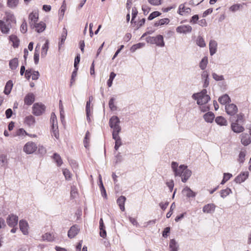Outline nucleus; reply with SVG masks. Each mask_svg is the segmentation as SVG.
Segmentation results:
<instances>
[{
    "label": "nucleus",
    "mask_w": 251,
    "mask_h": 251,
    "mask_svg": "<svg viewBox=\"0 0 251 251\" xmlns=\"http://www.w3.org/2000/svg\"><path fill=\"white\" fill-rule=\"evenodd\" d=\"M171 167L176 176H179L183 182H186L192 175V171L187 166L181 165L178 166L177 163L173 162Z\"/></svg>",
    "instance_id": "f257e3e1"
},
{
    "label": "nucleus",
    "mask_w": 251,
    "mask_h": 251,
    "mask_svg": "<svg viewBox=\"0 0 251 251\" xmlns=\"http://www.w3.org/2000/svg\"><path fill=\"white\" fill-rule=\"evenodd\" d=\"M207 93V90L203 89L200 92L193 94L192 98L193 100H196L198 105L205 104L210 100V96Z\"/></svg>",
    "instance_id": "f03ea898"
},
{
    "label": "nucleus",
    "mask_w": 251,
    "mask_h": 251,
    "mask_svg": "<svg viewBox=\"0 0 251 251\" xmlns=\"http://www.w3.org/2000/svg\"><path fill=\"white\" fill-rule=\"evenodd\" d=\"M120 121L116 116H113L109 120V125L112 129V134H119L121 130Z\"/></svg>",
    "instance_id": "7ed1b4c3"
},
{
    "label": "nucleus",
    "mask_w": 251,
    "mask_h": 251,
    "mask_svg": "<svg viewBox=\"0 0 251 251\" xmlns=\"http://www.w3.org/2000/svg\"><path fill=\"white\" fill-rule=\"evenodd\" d=\"M146 41L148 43L155 44L158 47L163 48L165 46L164 38L161 35H158L153 37H149L147 38Z\"/></svg>",
    "instance_id": "20e7f679"
},
{
    "label": "nucleus",
    "mask_w": 251,
    "mask_h": 251,
    "mask_svg": "<svg viewBox=\"0 0 251 251\" xmlns=\"http://www.w3.org/2000/svg\"><path fill=\"white\" fill-rule=\"evenodd\" d=\"M37 149L36 144L32 141H28L23 147V151L26 154L34 153Z\"/></svg>",
    "instance_id": "39448f33"
},
{
    "label": "nucleus",
    "mask_w": 251,
    "mask_h": 251,
    "mask_svg": "<svg viewBox=\"0 0 251 251\" xmlns=\"http://www.w3.org/2000/svg\"><path fill=\"white\" fill-rule=\"evenodd\" d=\"M45 106L40 103H35L32 107V113L35 116L42 115L45 111Z\"/></svg>",
    "instance_id": "423d86ee"
},
{
    "label": "nucleus",
    "mask_w": 251,
    "mask_h": 251,
    "mask_svg": "<svg viewBox=\"0 0 251 251\" xmlns=\"http://www.w3.org/2000/svg\"><path fill=\"white\" fill-rule=\"evenodd\" d=\"M18 220V217L16 215L10 214L7 217L6 221L9 226L14 227L17 225Z\"/></svg>",
    "instance_id": "0eeeda50"
},
{
    "label": "nucleus",
    "mask_w": 251,
    "mask_h": 251,
    "mask_svg": "<svg viewBox=\"0 0 251 251\" xmlns=\"http://www.w3.org/2000/svg\"><path fill=\"white\" fill-rule=\"evenodd\" d=\"M21 231L24 235H27L29 233V226L28 222L25 220H21L19 223Z\"/></svg>",
    "instance_id": "6e6552de"
},
{
    "label": "nucleus",
    "mask_w": 251,
    "mask_h": 251,
    "mask_svg": "<svg viewBox=\"0 0 251 251\" xmlns=\"http://www.w3.org/2000/svg\"><path fill=\"white\" fill-rule=\"evenodd\" d=\"M182 195L187 199L195 198L197 193L193 191L189 187L186 186L182 190Z\"/></svg>",
    "instance_id": "1a4fd4ad"
},
{
    "label": "nucleus",
    "mask_w": 251,
    "mask_h": 251,
    "mask_svg": "<svg viewBox=\"0 0 251 251\" xmlns=\"http://www.w3.org/2000/svg\"><path fill=\"white\" fill-rule=\"evenodd\" d=\"M192 30V28L191 26L189 25H180L176 28V32L179 34H186L190 33Z\"/></svg>",
    "instance_id": "9d476101"
},
{
    "label": "nucleus",
    "mask_w": 251,
    "mask_h": 251,
    "mask_svg": "<svg viewBox=\"0 0 251 251\" xmlns=\"http://www.w3.org/2000/svg\"><path fill=\"white\" fill-rule=\"evenodd\" d=\"M225 110L228 115L233 116L237 113L238 108L235 104L230 103L226 105Z\"/></svg>",
    "instance_id": "9b49d317"
},
{
    "label": "nucleus",
    "mask_w": 251,
    "mask_h": 251,
    "mask_svg": "<svg viewBox=\"0 0 251 251\" xmlns=\"http://www.w3.org/2000/svg\"><path fill=\"white\" fill-rule=\"evenodd\" d=\"M11 28V25L10 23H7L4 21L0 20V30L3 34H8Z\"/></svg>",
    "instance_id": "f8f14e48"
},
{
    "label": "nucleus",
    "mask_w": 251,
    "mask_h": 251,
    "mask_svg": "<svg viewBox=\"0 0 251 251\" xmlns=\"http://www.w3.org/2000/svg\"><path fill=\"white\" fill-rule=\"evenodd\" d=\"M177 13L181 16H186L191 13V9L186 6L185 3L180 4L178 6Z\"/></svg>",
    "instance_id": "ddd939ff"
},
{
    "label": "nucleus",
    "mask_w": 251,
    "mask_h": 251,
    "mask_svg": "<svg viewBox=\"0 0 251 251\" xmlns=\"http://www.w3.org/2000/svg\"><path fill=\"white\" fill-rule=\"evenodd\" d=\"M201 79L203 83V88H207L209 84V73L207 71L202 72L201 74Z\"/></svg>",
    "instance_id": "4468645a"
},
{
    "label": "nucleus",
    "mask_w": 251,
    "mask_h": 251,
    "mask_svg": "<svg viewBox=\"0 0 251 251\" xmlns=\"http://www.w3.org/2000/svg\"><path fill=\"white\" fill-rule=\"evenodd\" d=\"M30 27L31 28L35 29L36 32L41 33L45 30L46 28V25L43 22H40L38 23L37 22L36 23L31 25Z\"/></svg>",
    "instance_id": "2eb2a0df"
},
{
    "label": "nucleus",
    "mask_w": 251,
    "mask_h": 251,
    "mask_svg": "<svg viewBox=\"0 0 251 251\" xmlns=\"http://www.w3.org/2000/svg\"><path fill=\"white\" fill-rule=\"evenodd\" d=\"M2 21H4L7 23H16V20L15 17L13 13L10 12H6L5 13V16L3 17Z\"/></svg>",
    "instance_id": "dca6fc26"
},
{
    "label": "nucleus",
    "mask_w": 251,
    "mask_h": 251,
    "mask_svg": "<svg viewBox=\"0 0 251 251\" xmlns=\"http://www.w3.org/2000/svg\"><path fill=\"white\" fill-rule=\"evenodd\" d=\"M231 128L234 132L237 133L242 132L245 130L244 126L237 122H233L231 123Z\"/></svg>",
    "instance_id": "f3484780"
},
{
    "label": "nucleus",
    "mask_w": 251,
    "mask_h": 251,
    "mask_svg": "<svg viewBox=\"0 0 251 251\" xmlns=\"http://www.w3.org/2000/svg\"><path fill=\"white\" fill-rule=\"evenodd\" d=\"M28 18L29 24L31 26L37 22L39 19L38 13L36 11H33L29 14Z\"/></svg>",
    "instance_id": "a211bd4d"
},
{
    "label": "nucleus",
    "mask_w": 251,
    "mask_h": 251,
    "mask_svg": "<svg viewBox=\"0 0 251 251\" xmlns=\"http://www.w3.org/2000/svg\"><path fill=\"white\" fill-rule=\"evenodd\" d=\"M79 232V228L76 225L71 227L68 232V236L70 238H74Z\"/></svg>",
    "instance_id": "6ab92c4d"
},
{
    "label": "nucleus",
    "mask_w": 251,
    "mask_h": 251,
    "mask_svg": "<svg viewBox=\"0 0 251 251\" xmlns=\"http://www.w3.org/2000/svg\"><path fill=\"white\" fill-rule=\"evenodd\" d=\"M240 138L242 144L245 146L249 145L251 143V138L247 133H242L240 135Z\"/></svg>",
    "instance_id": "aec40b11"
},
{
    "label": "nucleus",
    "mask_w": 251,
    "mask_h": 251,
    "mask_svg": "<svg viewBox=\"0 0 251 251\" xmlns=\"http://www.w3.org/2000/svg\"><path fill=\"white\" fill-rule=\"evenodd\" d=\"M218 44L217 42L214 40H211L209 43V53L212 56L216 53L217 50Z\"/></svg>",
    "instance_id": "412c9836"
},
{
    "label": "nucleus",
    "mask_w": 251,
    "mask_h": 251,
    "mask_svg": "<svg viewBox=\"0 0 251 251\" xmlns=\"http://www.w3.org/2000/svg\"><path fill=\"white\" fill-rule=\"evenodd\" d=\"M67 36V30L66 28L64 27L63 28L62 32L61 33V35L59 38V41L58 42V50H60L61 48L62 47L65 40L66 39Z\"/></svg>",
    "instance_id": "4be33fe9"
},
{
    "label": "nucleus",
    "mask_w": 251,
    "mask_h": 251,
    "mask_svg": "<svg viewBox=\"0 0 251 251\" xmlns=\"http://www.w3.org/2000/svg\"><path fill=\"white\" fill-rule=\"evenodd\" d=\"M35 101V95L33 93H29L25 97V104L27 105H31Z\"/></svg>",
    "instance_id": "5701e85b"
},
{
    "label": "nucleus",
    "mask_w": 251,
    "mask_h": 251,
    "mask_svg": "<svg viewBox=\"0 0 251 251\" xmlns=\"http://www.w3.org/2000/svg\"><path fill=\"white\" fill-rule=\"evenodd\" d=\"M216 206L213 203H208L203 206L202 211L204 213H212L215 211Z\"/></svg>",
    "instance_id": "b1692460"
},
{
    "label": "nucleus",
    "mask_w": 251,
    "mask_h": 251,
    "mask_svg": "<svg viewBox=\"0 0 251 251\" xmlns=\"http://www.w3.org/2000/svg\"><path fill=\"white\" fill-rule=\"evenodd\" d=\"M249 176V173L248 172H244L239 175L235 179L236 183H241L244 182Z\"/></svg>",
    "instance_id": "393cba45"
},
{
    "label": "nucleus",
    "mask_w": 251,
    "mask_h": 251,
    "mask_svg": "<svg viewBox=\"0 0 251 251\" xmlns=\"http://www.w3.org/2000/svg\"><path fill=\"white\" fill-rule=\"evenodd\" d=\"M112 138L115 140L114 149L117 151L119 147L122 145L121 139L119 134H112Z\"/></svg>",
    "instance_id": "a878e982"
},
{
    "label": "nucleus",
    "mask_w": 251,
    "mask_h": 251,
    "mask_svg": "<svg viewBox=\"0 0 251 251\" xmlns=\"http://www.w3.org/2000/svg\"><path fill=\"white\" fill-rule=\"evenodd\" d=\"M24 123L29 127L33 126L35 123V118L32 115H29L25 117Z\"/></svg>",
    "instance_id": "bb28decb"
},
{
    "label": "nucleus",
    "mask_w": 251,
    "mask_h": 251,
    "mask_svg": "<svg viewBox=\"0 0 251 251\" xmlns=\"http://www.w3.org/2000/svg\"><path fill=\"white\" fill-rule=\"evenodd\" d=\"M49 49V41L48 40H46L41 48V55L42 58H45L47 56Z\"/></svg>",
    "instance_id": "cd10ccee"
},
{
    "label": "nucleus",
    "mask_w": 251,
    "mask_h": 251,
    "mask_svg": "<svg viewBox=\"0 0 251 251\" xmlns=\"http://www.w3.org/2000/svg\"><path fill=\"white\" fill-rule=\"evenodd\" d=\"M203 118L206 123H212L215 118V115L212 112H208L203 116Z\"/></svg>",
    "instance_id": "c85d7f7f"
},
{
    "label": "nucleus",
    "mask_w": 251,
    "mask_h": 251,
    "mask_svg": "<svg viewBox=\"0 0 251 251\" xmlns=\"http://www.w3.org/2000/svg\"><path fill=\"white\" fill-rule=\"evenodd\" d=\"M27 134V133L24 128H20L16 131L15 133L13 134V137L18 136L21 139H24Z\"/></svg>",
    "instance_id": "c756f323"
},
{
    "label": "nucleus",
    "mask_w": 251,
    "mask_h": 251,
    "mask_svg": "<svg viewBox=\"0 0 251 251\" xmlns=\"http://www.w3.org/2000/svg\"><path fill=\"white\" fill-rule=\"evenodd\" d=\"M126 200V198L125 196H120L117 200V203L119 205L120 209L122 211H124L125 210V203Z\"/></svg>",
    "instance_id": "7c9ffc66"
},
{
    "label": "nucleus",
    "mask_w": 251,
    "mask_h": 251,
    "mask_svg": "<svg viewBox=\"0 0 251 251\" xmlns=\"http://www.w3.org/2000/svg\"><path fill=\"white\" fill-rule=\"evenodd\" d=\"M215 122L220 126H226L227 125V120L222 116H218L215 118Z\"/></svg>",
    "instance_id": "2f4dec72"
},
{
    "label": "nucleus",
    "mask_w": 251,
    "mask_h": 251,
    "mask_svg": "<svg viewBox=\"0 0 251 251\" xmlns=\"http://www.w3.org/2000/svg\"><path fill=\"white\" fill-rule=\"evenodd\" d=\"M42 238L43 241L47 242H52L55 239L54 235L50 233H46L44 234Z\"/></svg>",
    "instance_id": "473e14b6"
},
{
    "label": "nucleus",
    "mask_w": 251,
    "mask_h": 251,
    "mask_svg": "<svg viewBox=\"0 0 251 251\" xmlns=\"http://www.w3.org/2000/svg\"><path fill=\"white\" fill-rule=\"evenodd\" d=\"M170 251H178V245L176 241L172 239L170 240L169 243Z\"/></svg>",
    "instance_id": "72a5a7b5"
},
{
    "label": "nucleus",
    "mask_w": 251,
    "mask_h": 251,
    "mask_svg": "<svg viewBox=\"0 0 251 251\" xmlns=\"http://www.w3.org/2000/svg\"><path fill=\"white\" fill-rule=\"evenodd\" d=\"M13 86V84L12 81V80L8 81L6 82V85L4 87V90L3 91L5 95H9L11 92V91L12 89Z\"/></svg>",
    "instance_id": "f704fd0d"
},
{
    "label": "nucleus",
    "mask_w": 251,
    "mask_h": 251,
    "mask_svg": "<svg viewBox=\"0 0 251 251\" xmlns=\"http://www.w3.org/2000/svg\"><path fill=\"white\" fill-rule=\"evenodd\" d=\"M39 49L40 44H38L35 49V52L34 54V61L35 64H37L39 61Z\"/></svg>",
    "instance_id": "c9c22d12"
},
{
    "label": "nucleus",
    "mask_w": 251,
    "mask_h": 251,
    "mask_svg": "<svg viewBox=\"0 0 251 251\" xmlns=\"http://www.w3.org/2000/svg\"><path fill=\"white\" fill-rule=\"evenodd\" d=\"M219 102L221 104H226L227 102L230 101L229 97L227 94H225L219 97L218 99Z\"/></svg>",
    "instance_id": "e433bc0d"
},
{
    "label": "nucleus",
    "mask_w": 251,
    "mask_h": 251,
    "mask_svg": "<svg viewBox=\"0 0 251 251\" xmlns=\"http://www.w3.org/2000/svg\"><path fill=\"white\" fill-rule=\"evenodd\" d=\"M208 62V57L207 56H204L202 58L201 61L199 63V67L203 71L206 69L207 64Z\"/></svg>",
    "instance_id": "4c0bfd02"
},
{
    "label": "nucleus",
    "mask_w": 251,
    "mask_h": 251,
    "mask_svg": "<svg viewBox=\"0 0 251 251\" xmlns=\"http://www.w3.org/2000/svg\"><path fill=\"white\" fill-rule=\"evenodd\" d=\"M10 41L12 42L13 46L14 48H17L19 46L20 41L17 36L15 35H11L9 37Z\"/></svg>",
    "instance_id": "58836bf2"
},
{
    "label": "nucleus",
    "mask_w": 251,
    "mask_h": 251,
    "mask_svg": "<svg viewBox=\"0 0 251 251\" xmlns=\"http://www.w3.org/2000/svg\"><path fill=\"white\" fill-rule=\"evenodd\" d=\"M53 158L54 162L56 164L57 166L60 167L62 165V159L58 154L56 153H54Z\"/></svg>",
    "instance_id": "ea45409f"
},
{
    "label": "nucleus",
    "mask_w": 251,
    "mask_h": 251,
    "mask_svg": "<svg viewBox=\"0 0 251 251\" xmlns=\"http://www.w3.org/2000/svg\"><path fill=\"white\" fill-rule=\"evenodd\" d=\"M170 20L168 18H164L160 19L157 21H156L154 24V25L155 26H158L161 25H168L170 22Z\"/></svg>",
    "instance_id": "a19ab883"
},
{
    "label": "nucleus",
    "mask_w": 251,
    "mask_h": 251,
    "mask_svg": "<svg viewBox=\"0 0 251 251\" xmlns=\"http://www.w3.org/2000/svg\"><path fill=\"white\" fill-rule=\"evenodd\" d=\"M244 4L236 3L233 4L229 8V10L232 12H235L243 8Z\"/></svg>",
    "instance_id": "79ce46f5"
},
{
    "label": "nucleus",
    "mask_w": 251,
    "mask_h": 251,
    "mask_svg": "<svg viewBox=\"0 0 251 251\" xmlns=\"http://www.w3.org/2000/svg\"><path fill=\"white\" fill-rule=\"evenodd\" d=\"M19 62L17 58H13L9 61V65L11 70H15L18 66Z\"/></svg>",
    "instance_id": "37998d69"
},
{
    "label": "nucleus",
    "mask_w": 251,
    "mask_h": 251,
    "mask_svg": "<svg viewBox=\"0 0 251 251\" xmlns=\"http://www.w3.org/2000/svg\"><path fill=\"white\" fill-rule=\"evenodd\" d=\"M232 193L231 190L229 188H226L225 189H223L220 191V196L223 198L225 199L229 194Z\"/></svg>",
    "instance_id": "c03bdc74"
},
{
    "label": "nucleus",
    "mask_w": 251,
    "mask_h": 251,
    "mask_svg": "<svg viewBox=\"0 0 251 251\" xmlns=\"http://www.w3.org/2000/svg\"><path fill=\"white\" fill-rule=\"evenodd\" d=\"M196 44L200 48L206 47V43L204 39L201 36H198L196 40Z\"/></svg>",
    "instance_id": "a18cd8bd"
},
{
    "label": "nucleus",
    "mask_w": 251,
    "mask_h": 251,
    "mask_svg": "<svg viewBox=\"0 0 251 251\" xmlns=\"http://www.w3.org/2000/svg\"><path fill=\"white\" fill-rule=\"evenodd\" d=\"M145 45V44L144 43H139L138 44L133 45L131 46L130 49V50L132 52H135L137 50L141 49L144 47Z\"/></svg>",
    "instance_id": "49530a36"
},
{
    "label": "nucleus",
    "mask_w": 251,
    "mask_h": 251,
    "mask_svg": "<svg viewBox=\"0 0 251 251\" xmlns=\"http://www.w3.org/2000/svg\"><path fill=\"white\" fill-rule=\"evenodd\" d=\"M7 6L11 8H14L19 4V0H7Z\"/></svg>",
    "instance_id": "de8ad7c7"
},
{
    "label": "nucleus",
    "mask_w": 251,
    "mask_h": 251,
    "mask_svg": "<svg viewBox=\"0 0 251 251\" xmlns=\"http://www.w3.org/2000/svg\"><path fill=\"white\" fill-rule=\"evenodd\" d=\"M50 123L51 124V127L58 126L56 116L54 113H52L50 116Z\"/></svg>",
    "instance_id": "09e8293b"
},
{
    "label": "nucleus",
    "mask_w": 251,
    "mask_h": 251,
    "mask_svg": "<svg viewBox=\"0 0 251 251\" xmlns=\"http://www.w3.org/2000/svg\"><path fill=\"white\" fill-rule=\"evenodd\" d=\"M212 78L216 81H222L225 79L224 76L221 75H218L216 73H212Z\"/></svg>",
    "instance_id": "8fccbe9b"
},
{
    "label": "nucleus",
    "mask_w": 251,
    "mask_h": 251,
    "mask_svg": "<svg viewBox=\"0 0 251 251\" xmlns=\"http://www.w3.org/2000/svg\"><path fill=\"white\" fill-rule=\"evenodd\" d=\"M62 172L66 179L70 180L72 177V174L70 171L67 169H63Z\"/></svg>",
    "instance_id": "3c124183"
},
{
    "label": "nucleus",
    "mask_w": 251,
    "mask_h": 251,
    "mask_svg": "<svg viewBox=\"0 0 251 251\" xmlns=\"http://www.w3.org/2000/svg\"><path fill=\"white\" fill-rule=\"evenodd\" d=\"M116 75V74L114 72H111L109 75V78L107 80V85L109 87H110L113 83V80Z\"/></svg>",
    "instance_id": "603ef678"
},
{
    "label": "nucleus",
    "mask_w": 251,
    "mask_h": 251,
    "mask_svg": "<svg viewBox=\"0 0 251 251\" xmlns=\"http://www.w3.org/2000/svg\"><path fill=\"white\" fill-rule=\"evenodd\" d=\"M115 99L112 98L110 99L108 103L109 107L111 110L115 111L117 110V106L114 104Z\"/></svg>",
    "instance_id": "864d4df0"
},
{
    "label": "nucleus",
    "mask_w": 251,
    "mask_h": 251,
    "mask_svg": "<svg viewBox=\"0 0 251 251\" xmlns=\"http://www.w3.org/2000/svg\"><path fill=\"white\" fill-rule=\"evenodd\" d=\"M200 105V110L202 112H209V110H210V106L208 104H205L202 105Z\"/></svg>",
    "instance_id": "5fc2aeb1"
},
{
    "label": "nucleus",
    "mask_w": 251,
    "mask_h": 251,
    "mask_svg": "<svg viewBox=\"0 0 251 251\" xmlns=\"http://www.w3.org/2000/svg\"><path fill=\"white\" fill-rule=\"evenodd\" d=\"M161 15V13L158 11H154L152 12L149 16L148 17V19L149 20H152L155 18Z\"/></svg>",
    "instance_id": "6e6d98bb"
},
{
    "label": "nucleus",
    "mask_w": 251,
    "mask_h": 251,
    "mask_svg": "<svg viewBox=\"0 0 251 251\" xmlns=\"http://www.w3.org/2000/svg\"><path fill=\"white\" fill-rule=\"evenodd\" d=\"M0 162L2 163V166H5L7 165L8 161L7 156L6 155H0Z\"/></svg>",
    "instance_id": "4d7b16f0"
},
{
    "label": "nucleus",
    "mask_w": 251,
    "mask_h": 251,
    "mask_svg": "<svg viewBox=\"0 0 251 251\" xmlns=\"http://www.w3.org/2000/svg\"><path fill=\"white\" fill-rule=\"evenodd\" d=\"M52 135L55 138L58 139L59 137V134L58 130V126L56 127H52Z\"/></svg>",
    "instance_id": "13d9d810"
},
{
    "label": "nucleus",
    "mask_w": 251,
    "mask_h": 251,
    "mask_svg": "<svg viewBox=\"0 0 251 251\" xmlns=\"http://www.w3.org/2000/svg\"><path fill=\"white\" fill-rule=\"evenodd\" d=\"M77 195V190L75 186L71 187V197L73 198H75Z\"/></svg>",
    "instance_id": "bf43d9fd"
},
{
    "label": "nucleus",
    "mask_w": 251,
    "mask_h": 251,
    "mask_svg": "<svg viewBox=\"0 0 251 251\" xmlns=\"http://www.w3.org/2000/svg\"><path fill=\"white\" fill-rule=\"evenodd\" d=\"M27 30V24H26V22L25 21L23 22V23L22 24V25H21L20 30L22 33H25L26 32Z\"/></svg>",
    "instance_id": "052dcab7"
},
{
    "label": "nucleus",
    "mask_w": 251,
    "mask_h": 251,
    "mask_svg": "<svg viewBox=\"0 0 251 251\" xmlns=\"http://www.w3.org/2000/svg\"><path fill=\"white\" fill-rule=\"evenodd\" d=\"M100 236L103 238H105L106 237V230H105V226H104V227L100 226Z\"/></svg>",
    "instance_id": "680f3d73"
},
{
    "label": "nucleus",
    "mask_w": 251,
    "mask_h": 251,
    "mask_svg": "<svg viewBox=\"0 0 251 251\" xmlns=\"http://www.w3.org/2000/svg\"><path fill=\"white\" fill-rule=\"evenodd\" d=\"M246 153L245 151H241L240 152L238 156V161L240 163H243L244 161Z\"/></svg>",
    "instance_id": "e2e57ef3"
},
{
    "label": "nucleus",
    "mask_w": 251,
    "mask_h": 251,
    "mask_svg": "<svg viewBox=\"0 0 251 251\" xmlns=\"http://www.w3.org/2000/svg\"><path fill=\"white\" fill-rule=\"evenodd\" d=\"M166 184L169 188L170 191L172 192L174 187V182L173 180H169L166 182Z\"/></svg>",
    "instance_id": "0e129e2a"
},
{
    "label": "nucleus",
    "mask_w": 251,
    "mask_h": 251,
    "mask_svg": "<svg viewBox=\"0 0 251 251\" xmlns=\"http://www.w3.org/2000/svg\"><path fill=\"white\" fill-rule=\"evenodd\" d=\"M176 208V205H175V202H173L171 205V207H170V210L169 212H168L167 214H166V217L167 218H170L171 215H172L173 214V210L175 209Z\"/></svg>",
    "instance_id": "69168bd1"
},
{
    "label": "nucleus",
    "mask_w": 251,
    "mask_h": 251,
    "mask_svg": "<svg viewBox=\"0 0 251 251\" xmlns=\"http://www.w3.org/2000/svg\"><path fill=\"white\" fill-rule=\"evenodd\" d=\"M40 76L39 73L38 71H33L32 73L31 77L32 80H37Z\"/></svg>",
    "instance_id": "338daca9"
},
{
    "label": "nucleus",
    "mask_w": 251,
    "mask_h": 251,
    "mask_svg": "<svg viewBox=\"0 0 251 251\" xmlns=\"http://www.w3.org/2000/svg\"><path fill=\"white\" fill-rule=\"evenodd\" d=\"M243 118L244 115L242 113H240L237 115V120L235 122H237L238 123H243Z\"/></svg>",
    "instance_id": "774afa93"
}]
</instances>
